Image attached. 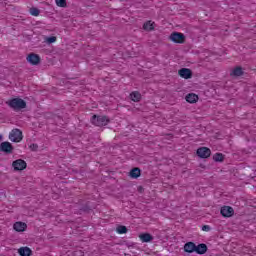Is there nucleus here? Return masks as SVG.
Returning a JSON list of instances; mask_svg holds the SVG:
<instances>
[{
  "label": "nucleus",
  "mask_w": 256,
  "mask_h": 256,
  "mask_svg": "<svg viewBox=\"0 0 256 256\" xmlns=\"http://www.w3.org/2000/svg\"><path fill=\"white\" fill-rule=\"evenodd\" d=\"M6 105H8L10 109H13V111H21L27 108V102L21 98H12L6 102Z\"/></svg>",
  "instance_id": "obj_1"
},
{
  "label": "nucleus",
  "mask_w": 256,
  "mask_h": 256,
  "mask_svg": "<svg viewBox=\"0 0 256 256\" xmlns=\"http://www.w3.org/2000/svg\"><path fill=\"white\" fill-rule=\"evenodd\" d=\"M110 122L107 116L93 115L91 118L92 125L96 127H105Z\"/></svg>",
  "instance_id": "obj_2"
},
{
  "label": "nucleus",
  "mask_w": 256,
  "mask_h": 256,
  "mask_svg": "<svg viewBox=\"0 0 256 256\" xmlns=\"http://www.w3.org/2000/svg\"><path fill=\"white\" fill-rule=\"evenodd\" d=\"M9 139L12 143H21L23 141V132L19 128H14L9 133Z\"/></svg>",
  "instance_id": "obj_3"
},
{
  "label": "nucleus",
  "mask_w": 256,
  "mask_h": 256,
  "mask_svg": "<svg viewBox=\"0 0 256 256\" xmlns=\"http://www.w3.org/2000/svg\"><path fill=\"white\" fill-rule=\"evenodd\" d=\"M170 41L173 43L183 44L185 43V34L180 32H173L170 35Z\"/></svg>",
  "instance_id": "obj_4"
},
{
  "label": "nucleus",
  "mask_w": 256,
  "mask_h": 256,
  "mask_svg": "<svg viewBox=\"0 0 256 256\" xmlns=\"http://www.w3.org/2000/svg\"><path fill=\"white\" fill-rule=\"evenodd\" d=\"M196 154L200 159H209V157H211V149L200 147L197 149Z\"/></svg>",
  "instance_id": "obj_5"
},
{
  "label": "nucleus",
  "mask_w": 256,
  "mask_h": 256,
  "mask_svg": "<svg viewBox=\"0 0 256 256\" xmlns=\"http://www.w3.org/2000/svg\"><path fill=\"white\" fill-rule=\"evenodd\" d=\"M14 149L15 148L13 147V144H11L10 142L5 141L0 144V151L2 153H5L6 155H11Z\"/></svg>",
  "instance_id": "obj_6"
},
{
  "label": "nucleus",
  "mask_w": 256,
  "mask_h": 256,
  "mask_svg": "<svg viewBox=\"0 0 256 256\" xmlns=\"http://www.w3.org/2000/svg\"><path fill=\"white\" fill-rule=\"evenodd\" d=\"M12 167L14 168V171H23L27 169V162L23 159H17L13 161Z\"/></svg>",
  "instance_id": "obj_7"
},
{
  "label": "nucleus",
  "mask_w": 256,
  "mask_h": 256,
  "mask_svg": "<svg viewBox=\"0 0 256 256\" xmlns=\"http://www.w3.org/2000/svg\"><path fill=\"white\" fill-rule=\"evenodd\" d=\"M220 214L222 217L226 218L233 217V215H235V210L231 206H223L220 210Z\"/></svg>",
  "instance_id": "obj_8"
},
{
  "label": "nucleus",
  "mask_w": 256,
  "mask_h": 256,
  "mask_svg": "<svg viewBox=\"0 0 256 256\" xmlns=\"http://www.w3.org/2000/svg\"><path fill=\"white\" fill-rule=\"evenodd\" d=\"M26 59L30 65H39L41 63V57L35 53L29 54Z\"/></svg>",
  "instance_id": "obj_9"
},
{
  "label": "nucleus",
  "mask_w": 256,
  "mask_h": 256,
  "mask_svg": "<svg viewBox=\"0 0 256 256\" xmlns=\"http://www.w3.org/2000/svg\"><path fill=\"white\" fill-rule=\"evenodd\" d=\"M178 75L182 77V79H191V77H193V71L189 68H181L178 71Z\"/></svg>",
  "instance_id": "obj_10"
},
{
  "label": "nucleus",
  "mask_w": 256,
  "mask_h": 256,
  "mask_svg": "<svg viewBox=\"0 0 256 256\" xmlns=\"http://www.w3.org/2000/svg\"><path fill=\"white\" fill-rule=\"evenodd\" d=\"M14 231H17V233H23V231L27 230V223L25 222H15L13 225Z\"/></svg>",
  "instance_id": "obj_11"
},
{
  "label": "nucleus",
  "mask_w": 256,
  "mask_h": 256,
  "mask_svg": "<svg viewBox=\"0 0 256 256\" xmlns=\"http://www.w3.org/2000/svg\"><path fill=\"white\" fill-rule=\"evenodd\" d=\"M207 251H208L207 244L200 243V244L196 245L195 253H197V255H205V253H207Z\"/></svg>",
  "instance_id": "obj_12"
},
{
  "label": "nucleus",
  "mask_w": 256,
  "mask_h": 256,
  "mask_svg": "<svg viewBox=\"0 0 256 256\" xmlns=\"http://www.w3.org/2000/svg\"><path fill=\"white\" fill-rule=\"evenodd\" d=\"M195 249H196V244L195 242H186L184 244V251L185 253H195Z\"/></svg>",
  "instance_id": "obj_13"
},
{
  "label": "nucleus",
  "mask_w": 256,
  "mask_h": 256,
  "mask_svg": "<svg viewBox=\"0 0 256 256\" xmlns=\"http://www.w3.org/2000/svg\"><path fill=\"white\" fill-rule=\"evenodd\" d=\"M242 75H245V71H243L241 66L234 68L230 73L231 77H242Z\"/></svg>",
  "instance_id": "obj_14"
},
{
  "label": "nucleus",
  "mask_w": 256,
  "mask_h": 256,
  "mask_svg": "<svg viewBox=\"0 0 256 256\" xmlns=\"http://www.w3.org/2000/svg\"><path fill=\"white\" fill-rule=\"evenodd\" d=\"M131 179H139L141 177V169L138 167L132 168L129 172Z\"/></svg>",
  "instance_id": "obj_15"
},
{
  "label": "nucleus",
  "mask_w": 256,
  "mask_h": 256,
  "mask_svg": "<svg viewBox=\"0 0 256 256\" xmlns=\"http://www.w3.org/2000/svg\"><path fill=\"white\" fill-rule=\"evenodd\" d=\"M139 239L142 241V243H151L154 238L150 233H142L139 235Z\"/></svg>",
  "instance_id": "obj_16"
},
{
  "label": "nucleus",
  "mask_w": 256,
  "mask_h": 256,
  "mask_svg": "<svg viewBox=\"0 0 256 256\" xmlns=\"http://www.w3.org/2000/svg\"><path fill=\"white\" fill-rule=\"evenodd\" d=\"M18 253L20 256H32L33 255V250L29 247H21L18 249Z\"/></svg>",
  "instance_id": "obj_17"
},
{
  "label": "nucleus",
  "mask_w": 256,
  "mask_h": 256,
  "mask_svg": "<svg viewBox=\"0 0 256 256\" xmlns=\"http://www.w3.org/2000/svg\"><path fill=\"white\" fill-rule=\"evenodd\" d=\"M187 103H197L199 101V96L195 93H189L185 97Z\"/></svg>",
  "instance_id": "obj_18"
},
{
  "label": "nucleus",
  "mask_w": 256,
  "mask_h": 256,
  "mask_svg": "<svg viewBox=\"0 0 256 256\" xmlns=\"http://www.w3.org/2000/svg\"><path fill=\"white\" fill-rule=\"evenodd\" d=\"M215 163H223L225 161V155L223 153L217 152L212 156Z\"/></svg>",
  "instance_id": "obj_19"
},
{
  "label": "nucleus",
  "mask_w": 256,
  "mask_h": 256,
  "mask_svg": "<svg viewBox=\"0 0 256 256\" xmlns=\"http://www.w3.org/2000/svg\"><path fill=\"white\" fill-rule=\"evenodd\" d=\"M130 99L135 103H139L141 101V93L134 91L130 94Z\"/></svg>",
  "instance_id": "obj_20"
},
{
  "label": "nucleus",
  "mask_w": 256,
  "mask_h": 256,
  "mask_svg": "<svg viewBox=\"0 0 256 256\" xmlns=\"http://www.w3.org/2000/svg\"><path fill=\"white\" fill-rule=\"evenodd\" d=\"M116 231L119 235H125L129 230L127 229V226L119 225L117 226Z\"/></svg>",
  "instance_id": "obj_21"
},
{
  "label": "nucleus",
  "mask_w": 256,
  "mask_h": 256,
  "mask_svg": "<svg viewBox=\"0 0 256 256\" xmlns=\"http://www.w3.org/2000/svg\"><path fill=\"white\" fill-rule=\"evenodd\" d=\"M153 29H155V27L153 26V23H151V21H147L146 23H144L143 25L144 31H153Z\"/></svg>",
  "instance_id": "obj_22"
},
{
  "label": "nucleus",
  "mask_w": 256,
  "mask_h": 256,
  "mask_svg": "<svg viewBox=\"0 0 256 256\" xmlns=\"http://www.w3.org/2000/svg\"><path fill=\"white\" fill-rule=\"evenodd\" d=\"M57 7L67 8V0H55Z\"/></svg>",
  "instance_id": "obj_23"
},
{
  "label": "nucleus",
  "mask_w": 256,
  "mask_h": 256,
  "mask_svg": "<svg viewBox=\"0 0 256 256\" xmlns=\"http://www.w3.org/2000/svg\"><path fill=\"white\" fill-rule=\"evenodd\" d=\"M39 13H41V10H39L38 8H30V15H33V17H39Z\"/></svg>",
  "instance_id": "obj_24"
},
{
  "label": "nucleus",
  "mask_w": 256,
  "mask_h": 256,
  "mask_svg": "<svg viewBox=\"0 0 256 256\" xmlns=\"http://www.w3.org/2000/svg\"><path fill=\"white\" fill-rule=\"evenodd\" d=\"M80 211H82L83 213H89V211H91V208L88 204H86L80 208Z\"/></svg>",
  "instance_id": "obj_25"
},
{
  "label": "nucleus",
  "mask_w": 256,
  "mask_h": 256,
  "mask_svg": "<svg viewBox=\"0 0 256 256\" xmlns=\"http://www.w3.org/2000/svg\"><path fill=\"white\" fill-rule=\"evenodd\" d=\"M46 41H47V43H48L49 45H51L52 43H55V41H57V37H55V36H50V37H48V38L46 39Z\"/></svg>",
  "instance_id": "obj_26"
},
{
  "label": "nucleus",
  "mask_w": 256,
  "mask_h": 256,
  "mask_svg": "<svg viewBox=\"0 0 256 256\" xmlns=\"http://www.w3.org/2000/svg\"><path fill=\"white\" fill-rule=\"evenodd\" d=\"M30 149H31V151H37V150L39 149V145H37V144H31V145H30Z\"/></svg>",
  "instance_id": "obj_27"
},
{
  "label": "nucleus",
  "mask_w": 256,
  "mask_h": 256,
  "mask_svg": "<svg viewBox=\"0 0 256 256\" xmlns=\"http://www.w3.org/2000/svg\"><path fill=\"white\" fill-rule=\"evenodd\" d=\"M202 231H211V226L209 225L202 226Z\"/></svg>",
  "instance_id": "obj_28"
},
{
  "label": "nucleus",
  "mask_w": 256,
  "mask_h": 256,
  "mask_svg": "<svg viewBox=\"0 0 256 256\" xmlns=\"http://www.w3.org/2000/svg\"><path fill=\"white\" fill-rule=\"evenodd\" d=\"M0 141H3V135L0 134Z\"/></svg>",
  "instance_id": "obj_29"
}]
</instances>
